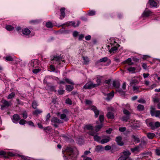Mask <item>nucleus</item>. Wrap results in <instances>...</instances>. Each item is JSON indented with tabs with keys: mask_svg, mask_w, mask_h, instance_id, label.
<instances>
[{
	"mask_svg": "<svg viewBox=\"0 0 160 160\" xmlns=\"http://www.w3.org/2000/svg\"><path fill=\"white\" fill-rule=\"evenodd\" d=\"M108 112L107 114V117L108 119H112L114 118V112H116L114 109L110 107L107 108Z\"/></svg>",
	"mask_w": 160,
	"mask_h": 160,
	"instance_id": "obj_2",
	"label": "nucleus"
},
{
	"mask_svg": "<svg viewBox=\"0 0 160 160\" xmlns=\"http://www.w3.org/2000/svg\"><path fill=\"white\" fill-rule=\"evenodd\" d=\"M99 119L100 122L101 123H102V122H103L104 119V117L103 115H100L99 116Z\"/></svg>",
	"mask_w": 160,
	"mask_h": 160,
	"instance_id": "obj_49",
	"label": "nucleus"
},
{
	"mask_svg": "<svg viewBox=\"0 0 160 160\" xmlns=\"http://www.w3.org/2000/svg\"><path fill=\"white\" fill-rule=\"evenodd\" d=\"M83 60V63L85 65L88 64L89 62V58L87 57L83 56L82 57Z\"/></svg>",
	"mask_w": 160,
	"mask_h": 160,
	"instance_id": "obj_20",
	"label": "nucleus"
},
{
	"mask_svg": "<svg viewBox=\"0 0 160 160\" xmlns=\"http://www.w3.org/2000/svg\"><path fill=\"white\" fill-rule=\"evenodd\" d=\"M89 108L92 110L95 114V117L97 118L99 113V111L98 110L97 107L91 105L89 106Z\"/></svg>",
	"mask_w": 160,
	"mask_h": 160,
	"instance_id": "obj_7",
	"label": "nucleus"
},
{
	"mask_svg": "<svg viewBox=\"0 0 160 160\" xmlns=\"http://www.w3.org/2000/svg\"><path fill=\"white\" fill-rule=\"evenodd\" d=\"M155 153L158 156L160 155V149H157L155 150Z\"/></svg>",
	"mask_w": 160,
	"mask_h": 160,
	"instance_id": "obj_60",
	"label": "nucleus"
},
{
	"mask_svg": "<svg viewBox=\"0 0 160 160\" xmlns=\"http://www.w3.org/2000/svg\"><path fill=\"white\" fill-rule=\"evenodd\" d=\"M117 16L119 19H120L122 18L123 16L122 14L118 13L117 14Z\"/></svg>",
	"mask_w": 160,
	"mask_h": 160,
	"instance_id": "obj_62",
	"label": "nucleus"
},
{
	"mask_svg": "<svg viewBox=\"0 0 160 160\" xmlns=\"http://www.w3.org/2000/svg\"><path fill=\"white\" fill-rule=\"evenodd\" d=\"M88 133L89 135H90L92 136H93V137L95 135V134H96L95 132H94L92 131H91L89 132H88Z\"/></svg>",
	"mask_w": 160,
	"mask_h": 160,
	"instance_id": "obj_64",
	"label": "nucleus"
},
{
	"mask_svg": "<svg viewBox=\"0 0 160 160\" xmlns=\"http://www.w3.org/2000/svg\"><path fill=\"white\" fill-rule=\"evenodd\" d=\"M122 153L123 154V156L125 157H126L127 159H130L129 156L130 155L131 153L129 151H124L122 152Z\"/></svg>",
	"mask_w": 160,
	"mask_h": 160,
	"instance_id": "obj_21",
	"label": "nucleus"
},
{
	"mask_svg": "<svg viewBox=\"0 0 160 160\" xmlns=\"http://www.w3.org/2000/svg\"><path fill=\"white\" fill-rule=\"evenodd\" d=\"M96 12L94 10H89L88 11V14L89 16H93L95 14Z\"/></svg>",
	"mask_w": 160,
	"mask_h": 160,
	"instance_id": "obj_44",
	"label": "nucleus"
},
{
	"mask_svg": "<svg viewBox=\"0 0 160 160\" xmlns=\"http://www.w3.org/2000/svg\"><path fill=\"white\" fill-rule=\"evenodd\" d=\"M126 157L122 155L118 158V160H126L127 159Z\"/></svg>",
	"mask_w": 160,
	"mask_h": 160,
	"instance_id": "obj_59",
	"label": "nucleus"
},
{
	"mask_svg": "<svg viewBox=\"0 0 160 160\" xmlns=\"http://www.w3.org/2000/svg\"><path fill=\"white\" fill-rule=\"evenodd\" d=\"M97 84H95L97 85V87H98L100 85V83H101V80L98 78H97V79L96 80Z\"/></svg>",
	"mask_w": 160,
	"mask_h": 160,
	"instance_id": "obj_55",
	"label": "nucleus"
},
{
	"mask_svg": "<svg viewBox=\"0 0 160 160\" xmlns=\"http://www.w3.org/2000/svg\"><path fill=\"white\" fill-rule=\"evenodd\" d=\"M153 12L150 10L146 9L142 14L143 17H148L153 15Z\"/></svg>",
	"mask_w": 160,
	"mask_h": 160,
	"instance_id": "obj_9",
	"label": "nucleus"
},
{
	"mask_svg": "<svg viewBox=\"0 0 160 160\" xmlns=\"http://www.w3.org/2000/svg\"><path fill=\"white\" fill-rule=\"evenodd\" d=\"M38 106V104L36 101H33L32 103V108L34 109H36L37 108V107Z\"/></svg>",
	"mask_w": 160,
	"mask_h": 160,
	"instance_id": "obj_40",
	"label": "nucleus"
},
{
	"mask_svg": "<svg viewBox=\"0 0 160 160\" xmlns=\"http://www.w3.org/2000/svg\"><path fill=\"white\" fill-rule=\"evenodd\" d=\"M94 140L97 141L99 142L101 138L99 136H98L97 135H95L94 136Z\"/></svg>",
	"mask_w": 160,
	"mask_h": 160,
	"instance_id": "obj_48",
	"label": "nucleus"
},
{
	"mask_svg": "<svg viewBox=\"0 0 160 160\" xmlns=\"http://www.w3.org/2000/svg\"><path fill=\"white\" fill-rule=\"evenodd\" d=\"M137 109L139 111H142L144 109V107L143 105L139 104L137 107Z\"/></svg>",
	"mask_w": 160,
	"mask_h": 160,
	"instance_id": "obj_30",
	"label": "nucleus"
},
{
	"mask_svg": "<svg viewBox=\"0 0 160 160\" xmlns=\"http://www.w3.org/2000/svg\"><path fill=\"white\" fill-rule=\"evenodd\" d=\"M65 102L66 103L69 105H71L72 103V101L69 98H67Z\"/></svg>",
	"mask_w": 160,
	"mask_h": 160,
	"instance_id": "obj_51",
	"label": "nucleus"
},
{
	"mask_svg": "<svg viewBox=\"0 0 160 160\" xmlns=\"http://www.w3.org/2000/svg\"><path fill=\"white\" fill-rule=\"evenodd\" d=\"M139 82L138 80L136 79H132L130 82V84L131 85H132L136 83H138Z\"/></svg>",
	"mask_w": 160,
	"mask_h": 160,
	"instance_id": "obj_35",
	"label": "nucleus"
},
{
	"mask_svg": "<svg viewBox=\"0 0 160 160\" xmlns=\"http://www.w3.org/2000/svg\"><path fill=\"white\" fill-rule=\"evenodd\" d=\"M105 95H107V97L106 98V99L108 101H109L110 99H112L114 96V92L112 91L110 93L105 94Z\"/></svg>",
	"mask_w": 160,
	"mask_h": 160,
	"instance_id": "obj_18",
	"label": "nucleus"
},
{
	"mask_svg": "<svg viewBox=\"0 0 160 160\" xmlns=\"http://www.w3.org/2000/svg\"><path fill=\"white\" fill-rule=\"evenodd\" d=\"M147 136L149 139H152L155 136V135L153 133L148 132L147 133Z\"/></svg>",
	"mask_w": 160,
	"mask_h": 160,
	"instance_id": "obj_22",
	"label": "nucleus"
},
{
	"mask_svg": "<svg viewBox=\"0 0 160 160\" xmlns=\"http://www.w3.org/2000/svg\"><path fill=\"white\" fill-rule=\"evenodd\" d=\"M148 3L150 6V7H155L157 6V3L153 0H149Z\"/></svg>",
	"mask_w": 160,
	"mask_h": 160,
	"instance_id": "obj_17",
	"label": "nucleus"
},
{
	"mask_svg": "<svg viewBox=\"0 0 160 160\" xmlns=\"http://www.w3.org/2000/svg\"><path fill=\"white\" fill-rule=\"evenodd\" d=\"M5 28L7 30L9 31H12L14 29V28L11 25H8L6 26L5 27Z\"/></svg>",
	"mask_w": 160,
	"mask_h": 160,
	"instance_id": "obj_31",
	"label": "nucleus"
},
{
	"mask_svg": "<svg viewBox=\"0 0 160 160\" xmlns=\"http://www.w3.org/2000/svg\"><path fill=\"white\" fill-rule=\"evenodd\" d=\"M75 22H66L65 23L62 24L60 27H62V28H64V26H68L72 25L73 27H74V26H76V25H75Z\"/></svg>",
	"mask_w": 160,
	"mask_h": 160,
	"instance_id": "obj_12",
	"label": "nucleus"
},
{
	"mask_svg": "<svg viewBox=\"0 0 160 160\" xmlns=\"http://www.w3.org/2000/svg\"><path fill=\"white\" fill-rule=\"evenodd\" d=\"M2 104L1 105V109L2 110H4L5 108H8L11 106L12 104L11 102H8L6 100H2L1 101Z\"/></svg>",
	"mask_w": 160,
	"mask_h": 160,
	"instance_id": "obj_5",
	"label": "nucleus"
},
{
	"mask_svg": "<svg viewBox=\"0 0 160 160\" xmlns=\"http://www.w3.org/2000/svg\"><path fill=\"white\" fill-rule=\"evenodd\" d=\"M128 70L129 72H131L132 73L135 72L136 68L134 67H130L128 68Z\"/></svg>",
	"mask_w": 160,
	"mask_h": 160,
	"instance_id": "obj_45",
	"label": "nucleus"
},
{
	"mask_svg": "<svg viewBox=\"0 0 160 160\" xmlns=\"http://www.w3.org/2000/svg\"><path fill=\"white\" fill-rule=\"evenodd\" d=\"M95 87H97L96 84H95L92 82H89L85 84L83 88L86 89H90Z\"/></svg>",
	"mask_w": 160,
	"mask_h": 160,
	"instance_id": "obj_8",
	"label": "nucleus"
},
{
	"mask_svg": "<svg viewBox=\"0 0 160 160\" xmlns=\"http://www.w3.org/2000/svg\"><path fill=\"white\" fill-rule=\"evenodd\" d=\"M65 152L66 155L69 156L70 157H73V149L71 147H67L65 149Z\"/></svg>",
	"mask_w": 160,
	"mask_h": 160,
	"instance_id": "obj_6",
	"label": "nucleus"
},
{
	"mask_svg": "<svg viewBox=\"0 0 160 160\" xmlns=\"http://www.w3.org/2000/svg\"><path fill=\"white\" fill-rule=\"evenodd\" d=\"M58 92L59 94L62 95L64 93V90H63L62 88H60V89L58 90Z\"/></svg>",
	"mask_w": 160,
	"mask_h": 160,
	"instance_id": "obj_53",
	"label": "nucleus"
},
{
	"mask_svg": "<svg viewBox=\"0 0 160 160\" xmlns=\"http://www.w3.org/2000/svg\"><path fill=\"white\" fill-rule=\"evenodd\" d=\"M40 70H41L39 69H35L33 70L32 72L34 73H37L39 72L40 71Z\"/></svg>",
	"mask_w": 160,
	"mask_h": 160,
	"instance_id": "obj_61",
	"label": "nucleus"
},
{
	"mask_svg": "<svg viewBox=\"0 0 160 160\" xmlns=\"http://www.w3.org/2000/svg\"><path fill=\"white\" fill-rule=\"evenodd\" d=\"M112 85L113 87L115 88L118 89L117 91L120 94L122 95H125V93L124 92L122 91L121 89H119V88L120 86V83L118 81H114L113 82Z\"/></svg>",
	"mask_w": 160,
	"mask_h": 160,
	"instance_id": "obj_4",
	"label": "nucleus"
},
{
	"mask_svg": "<svg viewBox=\"0 0 160 160\" xmlns=\"http://www.w3.org/2000/svg\"><path fill=\"white\" fill-rule=\"evenodd\" d=\"M125 127H121L119 128V130L122 132H123L126 130Z\"/></svg>",
	"mask_w": 160,
	"mask_h": 160,
	"instance_id": "obj_63",
	"label": "nucleus"
},
{
	"mask_svg": "<svg viewBox=\"0 0 160 160\" xmlns=\"http://www.w3.org/2000/svg\"><path fill=\"white\" fill-rule=\"evenodd\" d=\"M65 8H62L60 9V18L61 19H62L65 17Z\"/></svg>",
	"mask_w": 160,
	"mask_h": 160,
	"instance_id": "obj_14",
	"label": "nucleus"
},
{
	"mask_svg": "<svg viewBox=\"0 0 160 160\" xmlns=\"http://www.w3.org/2000/svg\"><path fill=\"white\" fill-rule=\"evenodd\" d=\"M122 138L120 136H118L116 138V141L118 145L122 146L124 144V143L122 141Z\"/></svg>",
	"mask_w": 160,
	"mask_h": 160,
	"instance_id": "obj_15",
	"label": "nucleus"
},
{
	"mask_svg": "<svg viewBox=\"0 0 160 160\" xmlns=\"http://www.w3.org/2000/svg\"><path fill=\"white\" fill-rule=\"evenodd\" d=\"M64 80L65 81L67 82V83H68V84H72V85H74V82H73L71 80V79H70L68 78H65L64 79Z\"/></svg>",
	"mask_w": 160,
	"mask_h": 160,
	"instance_id": "obj_39",
	"label": "nucleus"
},
{
	"mask_svg": "<svg viewBox=\"0 0 160 160\" xmlns=\"http://www.w3.org/2000/svg\"><path fill=\"white\" fill-rule=\"evenodd\" d=\"M51 122L52 123H57L58 124L62 123L63 122L61 120L59 119L56 117H54L52 118L51 119Z\"/></svg>",
	"mask_w": 160,
	"mask_h": 160,
	"instance_id": "obj_13",
	"label": "nucleus"
},
{
	"mask_svg": "<svg viewBox=\"0 0 160 160\" xmlns=\"http://www.w3.org/2000/svg\"><path fill=\"white\" fill-rule=\"evenodd\" d=\"M138 102L141 103H145L146 101L142 98H141L139 99L138 100Z\"/></svg>",
	"mask_w": 160,
	"mask_h": 160,
	"instance_id": "obj_50",
	"label": "nucleus"
},
{
	"mask_svg": "<svg viewBox=\"0 0 160 160\" xmlns=\"http://www.w3.org/2000/svg\"><path fill=\"white\" fill-rule=\"evenodd\" d=\"M129 119V116H123L122 118V121L125 122L127 121Z\"/></svg>",
	"mask_w": 160,
	"mask_h": 160,
	"instance_id": "obj_47",
	"label": "nucleus"
},
{
	"mask_svg": "<svg viewBox=\"0 0 160 160\" xmlns=\"http://www.w3.org/2000/svg\"><path fill=\"white\" fill-rule=\"evenodd\" d=\"M27 122L26 121L23 119H22L19 122V124L21 125H24Z\"/></svg>",
	"mask_w": 160,
	"mask_h": 160,
	"instance_id": "obj_56",
	"label": "nucleus"
},
{
	"mask_svg": "<svg viewBox=\"0 0 160 160\" xmlns=\"http://www.w3.org/2000/svg\"><path fill=\"white\" fill-rule=\"evenodd\" d=\"M22 117L24 119H26L28 117V114L26 111H23L22 113Z\"/></svg>",
	"mask_w": 160,
	"mask_h": 160,
	"instance_id": "obj_46",
	"label": "nucleus"
},
{
	"mask_svg": "<svg viewBox=\"0 0 160 160\" xmlns=\"http://www.w3.org/2000/svg\"><path fill=\"white\" fill-rule=\"evenodd\" d=\"M103 149V148L101 145H98L96 146L95 150L97 152H99L102 151Z\"/></svg>",
	"mask_w": 160,
	"mask_h": 160,
	"instance_id": "obj_25",
	"label": "nucleus"
},
{
	"mask_svg": "<svg viewBox=\"0 0 160 160\" xmlns=\"http://www.w3.org/2000/svg\"><path fill=\"white\" fill-rule=\"evenodd\" d=\"M139 149V147L138 146L136 147H135L131 148V151L132 152H134L136 151H138Z\"/></svg>",
	"mask_w": 160,
	"mask_h": 160,
	"instance_id": "obj_54",
	"label": "nucleus"
},
{
	"mask_svg": "<svg viewBox=\"0 0 160 160\" xmlns=\"http://www.w3.org/2000/svg\"><path fill=\"white\" fill-rule=\"evenodd\" d=\"M103 124L102 123H101V124L95 127V131L96 132H98L99 130L102 127Z\"/></svg>",
	"mask_w": 160,
	"mask_h": 160,
	"instance_id": "obj_42",
	"label": "nucleus"
},
{
	"mask_svg": "<svg viewBox=\"0 0 160 160\" xmlns=\"http://www.w3.org/2000/svg\"><path fill=\"white\" fill-rule=\"evenodd\" d=\"M60 118L62 119H64L66 121L68 120V119L67 118L66 115L64 113L60 114Z\"/></svg>",
	"mask_w": 160,
	"mask_h": 160,
	"instance_id": "obj_28",
	"label": "nucleus"
},
{
	"mask_svg": "<svg viewBox=\"0 0 160 160\" xmlns=\"http://www.w3.org/2000/svg\"><path fill=\"white\" fill-rule=\"evenodd\" d=\"M131 61H132L131 59V58H128V59L125 61L123 62V63L124 64L128 63V64H129V65H132L133 64V62H131Z\"/></svg>",
	"mask_w": 160,
	"mask_h": 160,
	"instance_id": "obj_26",
	"label": "nucleus"
},
{
	"mask_svg": "<svg viewBox=\"0 0 160 160\" xmlns=\"http://www.w3.org/2000/svg\"><path fill=\"white\" fill-rule=\"evenodd\" d=\"M155 116L160 118V110H157Z\"/></svg>",
	"mask_w": 160,
	"mask_h": 160,
	"instance_id": "obj_57",
	"label": "nucleus"
},
{
	"mask_svg": "<svg viewBox=\"0 0 160 160\" xmlns=\"http://www.w3.org/2000/svg\"><path fill=\"white\" fill-rule=\"evenodd\" d=\"M110 137H108L107 138L102 139L100 141V142L102 144L107 143L110 141Z\"/></svg>",
	"mask_w": 160,
	"mask_h": 160,
	"instance_id": "obj_24",
	"label": "nucleus"
},
{
	"mask_svg": "<svg viewBox=\"0 0 160 160\" xmlns=\"http://www.w3.org/2000/svg\"><path fill=\"white\" fill-rule=\"evenodd\" d=\"M40 21L38 20H31L29 21V22L32 24H36L38 23Z\"/></svg>",
	"mask_w": 160,
	"mask_h": 160,
	"instance_id": "obj_37",
	"label": "nucleus"
},
{
	"mask_svg": "<svg viewBox=\"0 0 160 160\" xmlns=\"http://www.w3.org/2000/svg\"><path fill=\"white\" fill-rule=\"evenodd\" d=\"M51 128L50 127H47L43 128V130L46 132L51 130Z\"/></svg>",
	"mask_w": 160,
	"mask_h": 160,
	"instance_id": "obj_58",
	"label": "nucleus"
},
{
	"mask_svg": "<svg viewBox=\"0 0 160 160\" xmlns=\"http://www.w3.org/2000/svg\"><path fill=\"white\" fill-rule=\"evenodd\" d=\"M150 112L152 116H155L156 111H155V108L153 106H151L150 107Z\"/></svg>",
	"mask_w": 160,
	"mask_h": 160,
	"instance_id": "obj_19",
	"label": "nucleus"
},
{
	"mask_svg": "<svg viewBox=\"0 0 160 160\" xmlns=\"http://www.w3.org/2000/svg\"><path fill=\"white\" fill-rule=\"evenodd\" d=\"M84 129H86L88 130H92L93 129V127L90 125H86L84 127Z\"/></svg>",
	"mask_w": 160,
	"mask_h": 160,
	"instance_id": "obj_41",
	"label": "nucleus"
},
{
	"mask_svg": "<svg viewBox=\"0 0 160 160\" xmlns=\"http://www.w3.org/2000/svg\"><path fill=\"white\" fill-rule=\"evenodd\" d=\"M146 122L148 127L153 130L160 127V122H148V121L147 120Z\"/></svg>",
	"mask_w": 160,
	"mask_h": 160,
	"instance_id": "obj_1",
	"label": "nucleus"
},
{
	"mask_svg": "<svg viewBox=\"0 0 160 160\" xmlns=\"http://www.w3.org/2000/svg\"><path fill=\"white\" fill-rule=\"evenodd\" d=\"M8 155L5 152L3 151H0V156H2L3 157L6 158L8 157Z\"/></svg>",
	"mask_w": 160,
	"mask_h": 160,
	"instance_id": "obj_34",
	"label": "nucleus"
},
{
	"mask_svg": "<svg viewBox=\"0 0 160 160\" xmlns=\"http://www.w3.org/2000/svg\"><path fill=\"white\" fill-rule=\"evenodd\" d=\"M22 32L24 36H29L31 32L30 30L28 28H24L22 29Z\"/></svg>",
	"mask_w": 160,
	"mask_h": 160,
	"instance_id": "obj_11",
	"label": "nucleus"
},
{
	"mask_svg": "<svg viewBox=\"0 0 160 160\" xmlns=\"http://www.w3.org/2000/svg\"><path fill=\"white\" fill-rule=\"evenodd\" d=\"M46 26L48 28H52L53 27V25L52 23L50 22H46Z\"/></svg>",
	"mask_w": 160,
	"mask_h": 160,
	"instance_id": "obj_36",
	"label": "nucleus"
},
{
	"mask_svg": "<svg viewBox=\"0 0 160 160\" xmlns=\"http://www.w3.org/2000/svg\"><path fill=\"white\" fill-rule=\"evenodd\" d=\"M15 96V93L14 92H12L8 95L7 97V98L8 99H10L14 98Z\"/></svg>",
	"mask_w": 160,
	"mask_h": 160,
	"instance_id": "obj_29",
	"label": "nucleus"
},
{
	"mask_svg": "<svg viewBox=\"0 0 160 160\" xmlns=\"http://www.w3.org/2000/svg\"><path fill=\"white\" fill-rule=\"evenodd\" d=\"M73 88V87L71 85H66V88L67 90L68 91H71Z\"/></svg>",
	"mask_w": 160,
	"mask_h": 160,
	"instance_id": "obj_33",
	"label": "nucleus"
},
{
	"mask_svg": "<svg viewBox=\"0 0 160 160\" xmlns=\"http://www.w3.org/2000/svg\"><path fill=\"white\" fill-rule=\"evenodd\" d=\"M118 49V48L116 46L113 47L111 48L110 50H109V52L110 53L112 52H114Z\"/></svg>",
	"mask_w": 160,
	"mask_h": 160,
	"instance_id": "obj_43",
	"label": "nucleus"
},
{
	"mask_svg": "<svg viewBox=\"0 0 160 160\" xmlns=\"http://www.w3.org/2000/svg\"><path fill=\"white\" fill-rule=\"evenodd\" d=\"M108 58L106 57H105L100 59L99 61H98V62H105L108 60Z\"/></svg>",
	"mask_w": 160,
	"mask_h": 160,
	"instance_id": "obj_32",
	"label": "nucleus"
},
{
	"mask_svg": "<svg viewBox=\"0 0 160 160\" xmlns=\"http://www.w3.org/2000/svg\"><path fill=\"white\" fill-rule=\"evenodd\" d=\"M132 137L133 139L134 142H135L136 143H138L140 142L139 138L134 135H132Z\"/></svg>",
	"mask_w": 160,
	"mask_h": 160,
	"instance_id": "obj_27",
	"label": "nucleus"
},
{
	"mask_svg": "<svg viewBox=\"0 0 160 160\" xmlns=\"http://www.w3.org/2000/svg\"><path fill=\"white\" fill-rule=\"evenodd\" d=\"M5 60L8 61H12L13 60V58L11 56H7L5 58Z\"/></svg>",
	"mask_w": 160,
	"mask_h": 160,
	"instance_id": "obj_38",
	"label": "nucleus"
},
{
	"mask_svg": "<svg viewBox=\"0 0 160 160\" xmlns=\"http://www.w3.org/2000/svg\"><path fill=\"white\" fill-rule=\"evenodd\" d=\"M123 113L127 116H129L130 115V113L129 111L128 110L124 109L123 110Z\"/></svg>",
	"mask_w": 160,
	"mask_h": 160,
	"instance_id": "obj_52",
	"label": "nucleus"
},
{
	"mask_svg": "<svg viewBox=\"0 0 160 160\" xmlns=\"http://www.w3.org/2000/svg\"><path fill=\"white\" fill-rule=\"evenodd\" d=\"M29 64L31 66L37 68L39 67V62L38 59H34L31 60Z\"/></svg>",
	"mask_w": 160,
	"mask_h": 160,
	"instance_id": "obj_10",
	"label": "nucleus"
},
{
	"mask_svg": "<svg viewBox=\"0 0 160 160\" xmlns=\"http://www.w3.org/2000/svg\"><path fill=\"white\" fill-rule=\"evenodd\" d=\"M53 58H52L51 60L53 61L54 62L53 63L58 64V65H60L61 64V61L64 62V60L62 58L60 55V56H53Z\"/></svg>",
	"mask_w": 160,
	"mask_h": 160,
	"instance_id": "obj_3",
	"label": "nucleus"
},
{
	"mask_svg": "<svg viewBox=\"0 0 160 160\" xmlns=\"http://www.w3.org/2000/svg\"><path fill=\"white\" fill-rule=\"evenodd\" d=\"M20 119V117L19 115L17 114H15L13 116V122L15 123H17L19 120Z\"/></svg>",
	"mask_w": 160,
	"mask_h": 160,
	"instance_id": "obj_16",
	"label": "nucleus"
},
{
	"mask_svg": "<svg viewBox=\"0 0 160 160\" xmlns=\"http://www.w3.org/2000/svg\"><path fill=\"white\" fill-rule=\"evenodd\" d=\"M42 110L37 108L35 109V111L33 112L32 113L33 115H38V114H40L42 113Z\"/></svg>",
	"mask_w": 160,
	"mask_h": 160,
	"instance_id": "obj_23",
	"label": "nucleus"
}]
</instances>
